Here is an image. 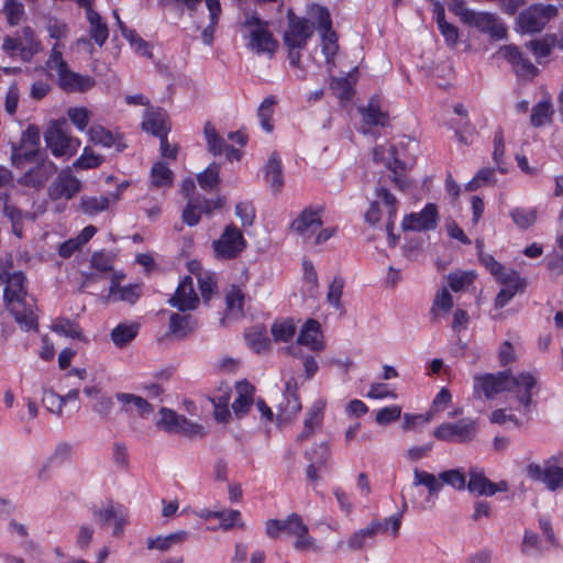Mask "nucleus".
I'll list each match as a JSON object with an SVG mask.
<instances>
[{"label": "nucleus", "mask_w": 563, "mask_h": 563, "mask_svg": "<svg viewBox=\"0 0 563 563\" xmlns=\"http://www.w3.org/2000/svg\"><path fill=\"white\" fill-rule=\"evenodd\" d=\"M52 331L59 335H64L71 339H81L82 333L78 323L67 319V318H57L52 327Z\"/></svg>", "instance_id": "obj_42"}, {"label": "nucleus", "mask_w": 563, "mask_h": 563, "mask_svg": "<svg viewBox=\"0 0 563 563\" xmlns=\"http://www.w3.org/2000/svg\"><path fill=\"white\" fill-rule=\"evenodd\" d=\"M82 188L81 181L74 176L71 167L63 169L47 188V195L51 200H70Z\"/></svg>", "instance_id": "obj_15"}, {"label": "nucleus", "mask_w": 563, "mask_h": 563, "mask_svg": "<svg viewBox=\"0 0 563 563\" xmlns=\"http://www.w3.org/2000/svg\"><path fill=\"white\" fill-rule=\"evenodd\" d=\"M196 325L197 322L190 314L173 312L169 317V332L179 339L186 338Z\"/></svg>", "instance_id": "obj_32"}, {"label": "nucleus", "mask_w": 563, "mask_h": 563, "mask_svg": "<svg viewBox=\"0 0 563 563\" xmlns=\"http://www.w3.org/2000/svg\"><path fill=\"white\" fill-rule=\"evenodd\" d=\"M558 45V37L554 34H545L541 37L529 41L526 47L539 60L548 57L553 48Z\"/></svg>", "instance_id": "obj_35"}, {"label": "nucleus", "mask_w": 563, "mask_h": 563, "mask_svg": "<svg viewBox=\"0 0 563 563\" xmlns=\"http://www.w3.org/2000/svg\"><path fill=\"white\" fill-rule=\"evenodd\" d=\"M227 308L231 312L242 314L244 305V294L238 286H231L225 295Z\"/></svg>", "instance_id": "obj_54"}, {"label": "nucleus", "mask_w": 563, "mask_h": 563, "mask_svg": "<svg viewBox=\"0 0 563 563\" xmlns=\"http://www.w3.org/2000/svg\"><path fill=\"white\" fill-rule=\"evenodd\" d=\"M109 296L115 297L118 300L133 303L140 297V286L130 284L128 286L121 287L118 285V282L114 278L109 288Z\"/></svg>", "instance_id": "obj_40"}, {"label": "nucleus", "mask_w": 563, "mask_h": 563, "mask_svg": "<svg viewBox=\"0 0 563 563\" xmlns=\"http://www.w3.org/2000/svg\"><path fill=\"white\" fill-rule=\"evenodd\" d=\"M175 433H183L186 437L201 438L206 434V431L202 426L194 423L185 416H183Z\"/></svg>", "instance_id": "obj_63"}, {"label": "nucleus", "mask_w": 563, "mask_h": 563, "mask_svg": "<svg viewBox=\"0 0 563 563\" xmlns=\"http://www.w3.org/2000/svg\"><path fill=\"white\" fill-rule=\"evenodd\" d=\"M497 55L508 62L515 74L521 79L531 80L539 74L538 67L525 57L519 47L514 44L500 46Z\"/></svg>", "instance_id": "obj_16"}, {"label": "nucleus", "mask_w": 563, "mask_h": 563, "mask_svg": "<svg viewBox=\"0 0 563 563\" xmlns=\"http://www.w3.org/2000/svg\"><path fill=\"white\" fill-rule=\"evenodd\" d=\"M114 255L106 252H95L90 258V266L100 273L113 271Z\"/></svg>", "instance_id": "obj_53"}, {"label": "nucleus", "mask_w": 563, "mask_h": 563, "mask_svg": "<svg viewBox=\"0 0 563 563\" xmlns=\"http://www.w3.org/2000/svg\"><path fill=\"white\" fill-rule=\"evenodd\" d=\"M139 332L136 323H120L111 331V340L118 347H123L130 343Z\"/></svg>", "instance_id": "obj_37"}, {"label": "nucleus", "mask_w": 563, "mask_h": 563, "mask_svg": "<svg viewBox=\"0 0 563 563\" xmlns=\"http://www.w3.org/2000/svg\"><path fill=\"white\" fill-rule=\"evenodd\" d=\"M453 307V298L446 288H442L435 296L431 307V314L434 317L440 313H448Z\"/></svg>", "instance_id": "obj_49"}, {"label": "nucleus", "mask_w": 563, "mask_h": 563, "mask_svg": "<svg viewBox=\"0 0 563 563\" xmlns=\"http://www.w3.org/2000/svg\"><path fill=\"white\" fill-rule=\"evenodd\" d=\"M344 288V279L340 276L333 278L328 287L327 300L334 308H340L341 296Z\"/></svg>", "instance_id": "obj_58"}, {"label": "nucleus", "mask_w": 563, "mask_h": 563, "mask_svg": "<svg viewBox=\"0 0 563 563\" xmlns=\"http://www.w3.org/2000/svg\"><path fill=\"white\" fill-rule=\"evenodd\" d=\"M313 12L318 22V30L321 34L322 53L328 64L333 63V58L338 53V36L332 30V20L327 8L316 5Z\"/></svg>", "instance_id": "obj_13"}, {"label": "nucleus", "mask_w": 563, "mask_h": 563, "mask_svg": "<svg viewBox=\"0 0 563 563\" xmlns=\"http://www.w3.org/2000/svg\"><path fill=\"white\" fill-rule=\"evenodd\" d=\"M537 377L529 372L512 375L509 369L495 373V424L507 428H520L522 422L514 413L523 409L530 411L532 389Z\"/></svg>", "instance_id": "obj_1"}, {"label": "nucleus", "mask_w": 563, "mask_h": 563, "mask_svg": "<svg viewBox=\"0 0 563 563\" xmlns=\"http://www.w3.org/2000/svg\"><path fill=\"white\" fill-rule=\"evenodd\" d=\"M244 25L250 30L249 47L256 53L273 54L277 47V41L268 31V23L262 21L255 14H246Z\"/></svg>", "instance_id": "obj_11"}, {"label": "nucleus", "mask_w": 563, "mask_h": 563, "mask_svg": "<svg viewBox=\"0 0 563 563\" xmlns=\"http://www.w3.org/2000/svg\"><path fill=\"white\" fill-rule=\"evenodd\" d=\"M238 397L232 404V409L238 417L244 416L253 404L254 386L246 380L239 382L235 386Z\"/></svg>", "instance_id": "obj_30"}, {"label": "nucleus", "mask_w": 563, "mask_h": 563, "mask_svg": "<svg viewBox=\"0 0 563 563\" xmlns=\"http://www.w3.org/2000/svg\"><path fill=\"white\" fill-rule=\"evenodd\" d=\"M102 163V157L93 154L88 147L84 153L74 162V168L89 169L96 168Z\"/></svg>", "instance_id": "obj_60"}, {"label": "nucleus", "mask_w": 563, "mask_h": 563, "mask_svg": "<svg viewBox=\"0 0 563 563\" xmlns=\"http://www.w3.org/2000/svg\"><path fill=\"white\" fill-rule=\"evenodd\" d=\"M214 518H217L220 521V527L223 530H230L234 526L243 528L244 523L240 521L241 512L235 509H228V510H221V511H214L212 514Z\"/></svg>", "instance_id": "obj_48"}, {"label": "nucleus", "mask_w": 563, "mask_h": 563, "mask_svg": "<svg viewBox=\"0 0 563 563\" xmlns=\"http://www.w3.org/2000/svg\"><path fill=\"white\" fill-rule=\"evenodd\" d=\"M41 139L40 129L36 125H29L22 133L20 143L12 144L11 162L13 166L21 167L26 162H32L40 150Z\"/></svg>", "instance_id": "obj_12"}, {"label": "nucleus", "mask_w": 563, "mask_h": 563, "mask_svg": "<svg viewBox=\"0 0 563 563\" xmlns=\"http://www.w3.org/2000/svg\"><path fill=\"white\" fill-rule=\"evenodd\" d=\"M23 33L26 36H30V46H24L23 44L20 46V55L23 60L29 62L31 58L41 49V43L35 38L34 32L31 27L25 26L23 29Z\"/></svg>", "instance_id": "obj_59"}, {"label": "nucleus", "mask_w": 563, "mask_h": 563, "mask_svg": "<svg viewBox=\"0 0 563 563\" xmlns=\"http://www.w3.org/2000/svg\"><path fill=\"white\" fill-rule=\"evenodd\" d=\"M307 346L311 351H321L324 347L320 323L314 319H308L301 328L296 344L287 347V353L300 357V346Z\"/></svg>", "instance_id": "obj_17"}, {"label": "nucleus", "mask_w": 563, "mask_h": 563, "mask_svg": "<svg viewBox=\"0 0 563 563\" xmlns=\"http://www.w3.org/2000/svg\"><path fill=\"white\" fill-rule=\"evenodd\" d=\"M495 284L499 287L495 296V309L505 307L517 294L523 292L526 282L520 275L495 261Z\"/></svg>", "instance_id": "obj_6"}, {"label": "nucleus", "mask_w": 563, "mask_h": 563, "mask_svg": "<svg viewBox=\"0 0 563 563\" xmlns=\"http://www.w3.org/2000/svg\"><path fill=\"white\" fill-rule=\"evenodd\" d=\"M206 5L209 11L210 23L202 31V40L206 44L210 45L212 43L214 27L221 14V4L219 0H206Z\"/></svg>", "instance_id": "obj_41"}, {"label": "nucleus", "mask_w": 563, "mask_h": 563, "mask_svg": "<svg viewBox=\"0 0 563 563\" xmlns=\"http://www.w3.org/2000/svg\"><path fill=\"white\" fill-rule=\"evenodd\" d=\"M473 399L490 401L493 399V374H476L473 377Z\"/></svg>", "instance_id": "obj_33"}, {"label": "nucleus", "mask_w": 563, "mask_h": 563, "mask_svg": "<svg viewBox=\"0 0 563 563\" xmlns=\"http://www.w3.org/2000/svg\"><path fill=\"white\" fill-rule=\"evenodd\" d=\"M553 114V107L551 100L548 98L538 102L531 110L530 123L534 128H540L547 122L551 121Z\"/></svg>", "instance_id": "obj_38"}, {"label": "nucleus", "mask_w": 563, "mask_h": 563, "mask_svg": "<svg viewBox=\"0 0 563 563\" xmlns=\"http://www.w3.org/2000/svg\"><path fill=\"white\" fill-rule=\"evenodd\" d=\"M124 186L119 187L115 191L111 192L109 196H86L80 199V209L84 213L88 216H95L100 213L107 209H109L110 205L115 203L121 198V194Z\"/></svg>", "instance_id": "obj_23"}, {"label": "nucleus", "mask_w": 563, "mask_h": 563, "mask_svg": "<svg viewBox=\"0 0 563 563\" xmlns=\"http://www.w3.org/2000/svg\"><path fill=\"white\" fill-rule=\"evenodd\" d=\"M80 7L86 9V16L89 22V35L99 46H102L108 36L109 31L106 22L98 12L91 8V0H75Z\"/></svg>", "instance_id": "obj_22"}, {"label": "nucleus", "mask_w": 563, "mask_h": 563, "mask_svg": "<svg viewBox=\"0 0 563 563\" xmlns=\"http://www.w3.org/2000/svg\"><path fill=\"white\" fill-rule=\"evenodd\" d=\"M92 518L100 528H108L113 523L112 534L121 537L126 525V514L122 506L115 505L112 500L101 507L92 508Z\"/></svg>", "instance_id": "obj_14"}, {"label": "nucleus", "mask_w": 563, "mask_h": 563, "mask_svg": "<svg viewBox=\"0 0 563 563\" xmlns=\"http://www.w3.org/2000/svg\"><path fill=\"white\" fill-rule=\"evenodd\" d=\"M58 85L65 91L84 92L93 87L95 80L90 76L80 75L66 67L58 74Z\"/></svg>", "instance_id": "obj_24"}, {"label": "nucleus", "mask_w": 563, "mask_h": 563, "mask_svg": "<svg viewBox=\"0 0 563 563\" xmlns=\"http://www.w3.org/2000/svg\"><path fill=\"white\" fill-rule=\"evenodd\" d=\"M464 23L493 37V14L472 11Z\"/></svg>", "instance_id": "obj_43"}, {"label": "nucleus", "mask_w": 563, "mask_h": 563, "mask_svg": "<svg viewBox=\"0 0 563 563\" xmlns=\"http://www.w3.org/2000/svg\"><path fill=\"white\" fill-rule=\"evenodd\" d=\"M510 216L514 222L520 229H528L534 224L537 221V210L536 209H526V208H516L510 212Z\"/></svg>", "instance_id": "obj_51"}, {"label": "nucleus", "mask_w": 563, "mask_h": 563, "mask_svg": "<svg viewBox=\"0 0 563 563\" xmlns=\"http://www.w3.org/2000/svg\"><path fill=\"white\" fill-rule=\"evenodd\" d=\"M88 135L93 144H99L103 147L114 146L118 152H122L126 147L121 134H113L101 125L91 126L88 130Z\"/></svg>", "instance_id": "obj_26"}, {"label": "nucleus", "mask_w": 563, "mask_h": 563, "mask_svg": "<svg viewBox=\"0 0 563 563\" xmlns=\"http://www.w3.org/2000/svg\"><path fill=\"white\" fill-rule=\"evenodd\" d=\"M42 404L52 413L60 416L63 412L64 399L51 388L43 390Z\"/></svg>", "instance_id": "obj_52"}, {"label": "nucleus", "mask_w": 563, "mask_h": 563, "mask_svg": "<svg viewBox=\"0 0 563 563\" xmlns=\"http://www.w3.org/2000/svg\"><path fill=\"white\" fill-rule=\"evenodd\" d=\"M400 406L393 405L378 410L375 420L378 424H388L394 421H397L400 418Z\"/></svg>", "instance_id": "obj_64"}, {"label": "nucleus", "mask_w": 563, "mask_h": 563, "mask_svg": "<svg viewBox=\"0 0 563 563\" xmlns=\"http://www.w3.org/2000/svg\"><path fill=\"white\" fill-rule=\"evenodd\" d=\"M197 280L203 300L209 301L217 288L214 275L209 272H199Z\"/></svg>", "instance_id": "obj_57"}, {"label": "nucleus", "mask_w": 563, "mask_h": 563, "mask_svg": "<svg viewBox=\"0 0 563 563\" xmlns=\"http://www.w3.org/2000/svg\"><path fill=\"white\" fill-rule=\"evenodd\" d=\"M265 178L274 192L282 190L284 186L282 161L277 153H272L265 165Z\"/></svg>", "instance_id": "obj_31"}, {"label": "nucleus", "mask_w": 563, "mask_h": 563, "mask_svg": "<svg viewBox=\"0 0 563 563\" xmlns=\"http://www.w3.org/2000/svg\"><path fill=\"white\" fill-rule=\"evenodd\" d=\"M276 103V100L273 96H269V97H266L260 108H258V111H257V117L260 119V122H261V126L263 128V130H265L266 132H272L273 131V124H272V117L274 114V106Z\"/></svg>", "instance_id": "obj_45"}, {"label": "nucleus", "mask_w": 563, "mask_h": 563, "mask_svg": "<svg viewBox=\"0 0 563 563\" xmlns=\"http://www.w3.org/2000/svg\"><path fill=\"white\" fill-rule=\"evenodd\" d=\"M219 172L220 166L217 164H211L208 168H206L197 176L199 186L206 190L213 189L219 184L220 180Z\"/></svg>", "instance_id": "obj_50"}, {"label": "nucleus", "mask_w": 563, "mask_h": 563, "mask_svg": "<svg viewBox=\"0 0 563 563\" xmlns=\"http://www.w3.org/2000/svg\"><path fill=\"white\" fill-rule=\"evenodd\" d=\"M245 339L250 347L256 353H262L268 350L269 339L267 335L260 330H252L245 334Z\"/></svg>", "instance_id": "obj_56"}, {"label": "nucleus", "mask_w": 563, "mask_h": 563, "mask_svg": "<svg viewBox=\"0 0 563 563\" xmlns=\"http://www.w3.org/2000/svg\"><path fill=\"white\" fill-rule=\"evenodd\" d=\"M51 172L52 170L47 172L46 167L43 165L35 166L21 176L18 183L22 186L40 189L46 183Z\"/></svg>", "instance_id": "obj_36"}, {"label": "nucleus", "mask_w": 563, "mask_h": 563, "mask_svg": "<svg viewBox=\"0 0 563 563\" xmlns=\"http://www.w3.org/2000/svg\"><path fill=\"white\" fill-rule=\"evenodd\" d=\"M174 174L163 162H157L152 167L151 179L155 187H169L173 184Z\"/></svg>", "instance_id": "obj_44"}, {"label": "nucleus", "mask_w": 563, "mask_h": 563, "mask_svg": "<svg viewBox=\"0 0 563 563\" xmlns=\"http://www.w3.org/2000/svg\"><path fill=\"white\" fill-rule=\"evenodd\" d=\"M443 484L456 490H464L466 488V474L463 468H452L441 472L437 477L427 471L415 468L412 485L408 490L424 486L428 489V496L423 501H418L416 497H411L410 501L413 507L418 510L431 509L434 506V500L438 498Z\"/></svg>", "instance_id": "obj_3"}, {"label": "nucleus", "mask_w": 563, "mask_h": 563, "mask_svg": "<svg viewBox=\"0 0 563 563\" xmlns=\"http://www.w3.org/2000/svg\"><path fill=\"white\" fill-rule=\"evenodd\" d=\"M478 431L477 420L462 418L455 422H443L433 431V437L443 442L467 443L473 441Z\"/></svg>", "instance_id": "obj_8"}, {"label": "nucleus", "mask_w": 563, "mask_h": 563, "mask_svg": "<svg viewBox=\"0 0 563 563\" xmlns=\"http://www.w3.org/2000/svg\"><path fill=\"white\" fill-rule=\"evenodd\" d=\"M527 475L533 481L544 483L552 492L563 487V468L549 462L544 463V465L529 464L527 466Z\"/></svg>", "instance_id": "obj_20"}, {"label": "nucleus", "mask_w": 563, "mask_h": 563, "mask_svg": "<svg viewBox=\"0 0 563 563\" xmlns=\"http://www.w3.org/2000/svg\"><path fill=\"white\" fill-rule=\"evenodd\" d=\"M167 115L163 110H147L144 114L142 128L144 131L157 136H166L169 128L167 126Z\"/></svg>", "instance_id": "obj_27"}, {"label": "nucleus", "mask_w": 563, "mask_h": 563, "mask_svg": "<svg viewBox=\"0 0 563 563\" xmlns=\"http://www.w3.org/2000/svg\"><path fill=\"white\" fill-rule=\"evenodd\" d=\"M198 302L199 298L195 291L191 276L184 277L175 295L168 299V303L180 311L194 310L197 308Z\"/></svg>", "instance_id": "obj_21"}, {"label": "nucleus", "mask_w": 563, "mask_h": 563, "mask_svg": "<svg viewBox=\"0 0 563 563\" xmlns=\"http://www.w3.org/2000/svg\"><path fill=\"white\" fill-rule=\"evenodd\" d=\"M247 246L242 231L234 224L224 228L219 239L212 242L214 255L218 260L236 258Z\"/></svg>", "instance_id": "obj_10"}, {"label": "nucleus", "mask_w": 563, "mask_h": 563, "mask_svg": "<svg viewBox=\"0 0 563 563\" xmlns=\"http://www.w3.org/2000/svg\"><path fill=\"white\" fill-rule=\"evenodd\" d=\"M275 341L289 342L296 334V324L292 319L276 320L271 328Z\"/></svg>", "instance_id": "obj_39"}, {"label": "nucleus", "mask_w": 563, "mask_h": 563, "mask_svg": "<svg viewBox=\"0 0 563 563\" xmlns=\"http://www.w3.org/2000/svg\"><path fill=\"white\" fill-rule=\"evenodd\" d=\"M322 208H305L290 223V230L305 240L311 238L322 227Z\"/></svg>", "instance_id": "obj_18"}, {"label": "nucleus", "mask_w": 563, "mask_h": 563, "mask_svg": "<svg viewBox=\"0 0 563 563\" xmlns=\"http://www.w3.org/2000/svg\"><path fill=\"white\" fill-rule=\"evenodd\" d=\"M330 452L327 442H321L314 445L310 451L306 452V457L309 462L317 463L319 466H324Z\"/></svg>", "instance_id": "obj_61"}, {"label": "nucleus", "mask_w": 563, "mask_h": 563, "mask_svg": "<svg viewBox=\"0 0 563 563\" xmlns=\"http://www.w3.org/2000/svg\"><path fill=\"white\" fill-rule=\"evenodd\" d=\"M558 13V7L554 4L534 3L520 12L518 25L522 33H539Z\"/></svg>", "instance_id": "obj_7"}, {"label": "nucleus", "mask_w": 563, "mask_h": 563, "mask_svg": "<svg viewBox=\"0 0 563 563\" xmlns=\"http://www.w3.org/2000/svg\"><path fill=\"white\" fill-rule=\"evenodd\" d=\"M3 214L11 221L12 228L15 230L16 228L21 229L22 225V212L19 208H16L10 201V197L8 194L3 195Z\"/></svg>", "instance_id": "obj_62"}, {"label": "nucleus", "mask_w": 563, "mask_h": 563, "mask_svg": "<svg viewBox=\"0 0 563 563\" xmlns=\"http://www.w3.org/2000/svg\"><path fill=\"white\" fill-rule=\"evenodd\" d=\"M373 159L376 163H382L397 174V170H405V163L397 158L396 147L393 144L378 145L373 148Z\"/></svg>", "instance_id": "obj_28"}, {"label": "nucleus", "mask_w": 563, "mask_h": 563, "mask_svg": "<svg viewBox=\"0 0 563 563\" xmlns=\"http://www.w3.org/2000/svg\"><path fill=\"white\" fill-rule=\"evenodd\" d=\"M0 279L5 284L3 299L7 309L13 314L20 328L25 331H37L35 299L27 295L23 273L12 271V266L9 265L0 268Z\"/></svg>", "instance_id": "obj_2"}, {"label": "nucleus", "mask_w": 563, "mask_h": 563, "mask_svg": "<svg viewBox=\"0 0 563 563\" xmlns=\"http://www.w3.org/2000/svg\"><path fill=\"white\" fill-rule=\"evenodd\" d=\"M288 26L284 32V45L288 49V59L292 67H300L301 51L314 32L313 23L305 18L288 13Z\"/></svg>", "instance_id": "obj_5"}, {"label": "nucleus", "mask_w": 563, "mask_h": 563, "mask_svg": "<svg viewBox=\"0 0 563 563\" xmlns=\"http://www.w3.org/2000/svg\"><path fill=\"white\" fill-rule=\"evenodd\" d=\"M115 398L122 405V411L129 413L132 412L133 409L141 417H145L153 412L154 407L146 399L141 396L129 394V393H118L115 394Z\"/></svg>", "instance_id": "obj_29"}, {"label": "nucleus", "mask_w": 563, "mask_h": 563, "mask_svg": "<svg viewBox=\"0 0 563 563\" xmlns=\"http://www.w3.org/2000/svg\"><path fill=\"white\" fill-rule=\"evenodd\" d=\"M382 527L379 521H372L366 528L355 531L346 542L347 548L352 551L361 550L367 539H374L379 533Z\"/></svg>", "instance_id": "obj_34"}, {"label": "nucleus", "mask_w": 563, "mask_h": 563, "mask_svg": "<svg viewBox=\"0 0 563 563\" xmlns=\"http://www.w3.org/2000/svg\"><path fill=\"white\" fill-rule=\"evenodd\" d=\"M159 415L161 419L156 422V426L166 432L175 433L183 416L165 407L161 408Z\"/></svg>", "instance_id": "obj_47"}, {"label": "nucleus", "mask_w": 563, "mask_h": 563, "mask_svg": "<svg viewBox=\"0 0 563 563\" xmlns=\"http://www.w3.org/2000/svg\"><path fill=\"white\" fill-rule=\"evenodd\" d=\"M474 279H475V273L473 271L453 272L448 277L449 286L453 291L462 290L465 286L471 285Z\"/></svg>", "instance_id": "obj_55"}, {"label": "nucleus", "mask_w": 563, "mask_h": 563, "mask_svg": "<svg viewBox=\"0 0 563 563\" xmlns=\"http://www.w3.org/2000/svg\"><path fill=\"white\" fill-rule=\"evenodd\" d=\"M467 475L470 479L466 483V488L471 494L475 496L493 495V482L486 477L483 468L478 466H471Z\"/></svg>", "instance_id": "obj_25"}, {"label": "nucleus", "mask_w": 563, "mask_h": 563, "mask_svg": "<svg viewBox=\"0 0 563 563\" xmlns=\"http://www.w3.org/2000/svg\"><path fill=\"white\" fill-rule=\"evenodd\" d=\"M376 195L387 208L388 222H387V231L393 230L394 218L397 213V199L393 194H390L386 188L378 187L376 189Z\"/></svg>", "instance_id": "obj_46"}, {"label": "nucleus", "mask_w": 563, "mask_h": 563, "mask_svg": "<svg viewBox=\"0 0 563 563\" xmlns=\"http://www.w3.org/2000/svg\"><path fill=\"white\" fill-rule=\"evenodd\" d=\"M439 213L434 203H427L426 207L417 213H410L402 220V229L408 231H430L438 225Z\"/></svg>", "instance_id": "obj_19"}, {"label": "nucleus", "mask_w": 563, "mask_h": 563, "mask_svg": "<svg viewBox=\"0 0 563 563\" xmlns=\"http://www.w3.org/2000/svg\"><path fill=\"white\" fill-rule=\"evenodd\" d=\"M66 124V120L55 122L45 132L46 146L55 157H71L80 146V141L73 137L65 129Z\"/></svg>", "instance_id": "obj_9"}, {"label": "nucleus", "mask_w": 563, "mask_h": 563, "mask_svg": "<svg viewBox=\"0 0 563 563\" xmlns=\"http://www.w3.org/2000/svg\"><path fill=\"white\" fill-rule=\"evenodd\" d=\"M265 532L268 538L277 539L282 533L295 538L292 547L296 551L320 552L321 547L316 539L309 534V528L302 518L296 514H290L286 519H269L265 523Z\"/></svg>", "instance_id": "obj_4"}]
</instances>
